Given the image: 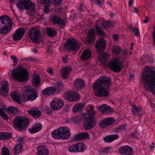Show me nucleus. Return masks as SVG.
I'll use <instances>...</instances> for the list:
<instances>
[{"instance_id":"7c9ffc66","label":"nucleus","mask_w":155,"mask_h":155,"mask_svg":"<svg viewBox=\"0 0 155 155\" xmlns=\"http://www.w3.org/2000/svg\"><path fill=\"white\" fill-rule=\"evenodd\" d=\"M12 137V134L8 132H0V140H3L10 138Z\"/></svg>"},{"instance_id":"37998d69","label":"nucleus","mask_w":155,"mask_h":155,"mask_svg":"<svg viewBox=\"0 0 155 155\" xmlns=\"http://www.w3.org/2000/svg\"><path fill=\"white\" fill-rule=\"evenodd\" d=\"M13 39L15 41L19 40V28H18L13 35Z\"/></svg>"},{"instance_id":"4d7b16f0","label":"nucleus","mask_w":155,"mask_h":155,"mask_svg":"<svg viewBox=\"0 0 155 155\" xmlns=\"http://www.w3.org/2000/svg\"><path fill=\"white\" fill-rule=\"evenodd\" d=\"M11 4H16V6L19 9V0H9Z\"/></svg>"},{"instance_id":"423d86ee","label":"nucleus","mask_w":155,"mask_h":155,"mask_svg":"<svg viewBox=\"0 0 155 155\" xmlns=\"http://www.w3.org/2000/svg\"><path fill=\"white\" fill-rule=\"evenodd\" d=\"M91 111L92 112L88 114L84 122V128L86 130H91L96 125V123L93 118L95 115V112L93 111V107H91Z\"/></svg>"},{"instance_id":"13d9d810","label":"nucleus","mask_w":155,"mask_h":155,"mask_svg":"<svg viewBox=\"0 0 155 155\" xmlns=\"http://www.w3.org/2000/svg\"><path fill=\"white\" fill-rule=\"evenodd\" d=\"M74 140L79 141L82 140L80 133L77 134L75 135L73 139Z\"/></svg>"},{"instance_id":"a878e982","label":"nucleus","mask_w":155,"mask_h":155,"mask_svg":"<svg viewBox=\"0 0 155 155\" xmlns=\"http://www.w3.org/2000/svg\"><path fill=\"white\" fill-rule=\"evenodd\" d=\"M74 87L78 90L81 89L84 86V81L81 79H77L74 83Z\"/></svg>"},{"instance_id":"774afa93","label":"nucleus","mask_w":155,"mask_h":155,"mask_svg":"<svg viewBox=\"0 0 155 155\" xmlns=\"http://www.w3.org/2000/svg\"><path fill=\"white\" fill-rule=\"evenodd\" d=\"M152 37L153 38V41L154 45H155V26L153 27V32L152 33Z\"/></svg>"},{"instance_id":"4468645a","label":"nucleus","mask_w":155,"mask_h":155,"mask_svg":"<svg viewBox=\"0 0 155 155\" xmlns=\"http://www.w3.org/2000/svg\"><path fill=\"white\" fill-rule=\"evenodd\" d=\"M51 21L54 24H58L61 28H63L66 25V22L58 15H53L51 18Z\"/></svg>"},{"instance_id":"58836bf2","label":"nucleus","mask_w":155,"mask_h":155,"mask_svg":"<svg viewBox=\"0 0 155 155\" xmlns=\"http://www.w3.org/2000/svg\"><path fill=\"white\" fill-rule=\"evenodd\" d=\"M8 112L11 114L16 113L18 111V110L16 107L10 106L7 109Z\"/></svg>"},{"instance_id":"e433bc0d","label":"nucleus","mask_w":155,"mask_h":155,"mask_svg":"<svg viewBox=\"0 0 155 155\" xmlns=\"http://www.w3.org/2000/svg\"><path fill=\"white\" fill-rule=\"evenodd\" d=\"M84 105L81 103H80L75 105L73 107V110L74 113H76L78 111H80L83 108Z\"/></svg>"},{"instance_id":"de8ad7c7","label":"nucleus","mask_w":155,"mask_h":155,"mask_svg":"<svg viewBox=\"0 0 155 155\" xmlns=\"http://www.w3.org/2000/svg\"><path fill=\"white\" fill-rule=\"evenodd\" d=\"M0 115L4 120H6L8 119V117L7 115L3 111L2 109L1 108H0Z\"/></svg>"},{"instance_id":"49530a36","label":"nucleus","mask_w":155,"mask_h":155,"mask_svg":"<svg viewBox=\"0 0 155 155\" xmlns=\"http://www.w3.org/2000/svg\"><path fill=\"white\" fill-rule=\"evenodd\" d=\"M20 96V101H29V99L28 98V95L27 94H23L21 96Z\"/></svg>"},{"instance_id":"f8f14e48","label":"nucleus","mask_w":155,"mask_h":155,"mask_svg":"<svg viewBox=\"0 0 155 155\" xmlns=\"http://www.w3.org/2000/svg\"><path fill=\"white\" fill-rule=\"evenodd\" d=\"M50 105L52 110H59L63 106L64 102L61 100L54 98L51 102Z\"/></svg>"},{"instance_id":"ea45409f","label":"nucleus","mask_w":155,"mask_h":155,"mask_svg":"<svg viewBox=\"0 0 155 155\" xmlns=\"http://www.w3.org/2000/svg\"><path fill=\"white\" fill-rule=\"evenodd\" d=\"M113 52L114 55L117 56L119 54L121 51L120 48L118 46H116L113 47L112 48Z\"/></svg>"},{"instance_id":"c85d7f7f","label":"nucleus","mask_w":155,"mask_h":155,"mask_svg":"<svg viewBox=\"0 0 155 155\" xmlns=\"http://www.w3.org/2000/svg\"><path fill=\"white\" fill-rule=\"evenodd\" d=\"M71 70V68L69 67L62 68L61 71V74L63 77L64 78H67Z\"/></svg>"},{"instance_id":"603ef678","label":"nucleus","mask_w":155,"mask_h":155,"mask_svg":"<svg viewBox=\"0 0 155 155\" xmlns=\"http://www.w3.org/2000/svg\"><path fill=\"white\" fill-rule=\"evenodd\" d=\"M131 32H134V35L137 37L140 36V33L139 29L136 27H133V30H131Z\"/></svg>"},{"instance_id":"a18cd8bd","label":"nucleus","mask_w":155,"mask_h":155,"mask_svg":"<svg viewBox=\"0 0 155 155\" xmlns=\"http://www.w3.org/2000/svg\"><path fill=\"white\" fill-rule=\"evenodd\" d=\"M76 145H73L69 147L68 149L69 151L71 153H78Z\"/></svg>"},{"instance_id":"cd10ccee","label":"nucleus","mask_w":155,"mask_h":155,"mask_svg":"<svg viewBox=\"0 0 155 155\" xmlns=\"http://www.w3.org/2000/svg\"><path fill=\"white\" fill-rule=\"evenodd\" d=\"M98 110L103 113L106 112L110 113L112 111V108L109 106H107V105L104 104L99 106Z\"/></svg>"},{"instance_id":"79ce46f5","label":"nucleus","mask_w":155,"mask_h":155,"mask_svg":"<svg viewBox=\"0 0 155 155\" xmlns=\"http://www.w3.org/2000/svg\"><path fill=\"white\" fill-rule=\"evenodd\" d=\"M95 27L97 33L99 35L101 36H104V35L105 33L103 31L102 28L101 27H99L98 24H96Z\"/></svg>"},{"instance_id":"b1692460","label":"nucleus","mask_w":155,"mask_h":155,"mask_svg":"<svg viewBox=\"0 0 155 155\" xmlns=\"http://www.w3.org/2000/svg\"><path fill=\"white\" fill-rule=\"evenodd\" d=\"M32 82L33 86L35 87H38L41 81V77L37 74H34L32 76Z\"/></svg>"},{"instance_id":"7ed1b4c3","label":"nucleus","mask_w":155,"mask_h":155,"mask_svg":"<svg viewBox=\"0 0 155 155\" xmlns=\"http://www.w3.org/2000/svg\"><path fill=\"white\" fill-rule=\"evenodd\" d=\"M12 25L9 17L7 15L0 16V34H6L10 31Z\"/></svg>"},{"instance_id":"f704fd0d","label":"nucleus","mask_w":155,"mask_h":155,"mask_svg":"<svg viewBox=\"0 0 155 155\" xmlns=\"http://www.w3.org/2000/svg\"><path fill=\"white\" fill-rule=\"evenodd\" d=\"M72 92L69 91L65 95V99L67 101L70 102H73L74 101L76 100L77 99L76 98H72Z\"/></svg>"},{"instance_id":"f3484780","label":"nucleus","mask_w":155,"mask_h":155,"mask_svg":"<svg viewBox=\"0 0 155 155\" xmlns=\"http://www.w3.org/2000/svg\"><path fill=\"white\" fill-rule=\"evenodd\" d=\"M0 92L1 95L3 97L8 95V84L7 81H4L2 83Z\"/></svg>"},{"instance_id":"1a4fd4ad","label":"nucleus","mask_w":155,"mask_h":155,"mask_svg":"<svg viewBox=\"0 0 155 155\" xmlns=\"http://www.w3.org/2000/svg\"><path fill=\"white\" fill-rule=\"evenodd\" d=\"M21 87L23 91H25L26 93H30V94L28 95L29 101H33L38 97V92L32 87L27 85Z\"/></svg>"},{"instance_id":"052dcab7","label":"nucleus","mask_w":155,"mask_h":155,"mask_svg":"<svg viewBox=\"0 0 155 155\" xmlns=\"http://www.w3.org/2000/svg\"><path fill=\"white\" fill-rule=\"evenodd\" d=\"M72 94H73L72 95V98L74 99V98H76L77 99L76 100L74 101H76L79 100L80 96L77 92H72Z\"/></svg>"},{"instance_id":"6e6d98bb","label":"nucleus","mask_w":155,"mask_h":155,"mask_svg":"<svg viewBox=\"0 0 155 155\" xmlns=\"http://www.w3.org/2000/svg\"><path fill=\"white\" fill-rule=\"evenodd\" d=\"M81 135L82 140H84L88 138L89 137V134L87 132H82L80 133Z\"/></svg>"},{"instance_id":"6ab92c4d","label":"nucleus","mask_w":155,"mask_h":155,"mask_svg":"<svg viewBox=\"0 0 155 155\" xmlns=\"http://www.w3.org/2000/svg\"><path fill=\"white\" fill-rule=\"evenodd\" d=\"M58 129L61 134L62 139L64 140L69 138L70 132L68 128L65 127H62L59 128Z\"/></svg>"},{"instance_id":"f257e3e1","label":"nucleus","mask_w":155,"mask_h":155,"mask_svg":"<svg viewBox=\"0 0 155 155\" xmlns=\"http://www.w3.org/2000/svg\"><path fill=\"white\" fill-rule=\"evenodd\" d=\"M142 81L145 89L155 94V68L146 67L142 74Z\"/></svg>"},{"instance_id":"09e8293b","label":"nucleus","mask_w":155,"mask_h":155,"mask_svg":"<svg viewBox=\"0 0 155 155\" xmlns=\"http://www.w3.org/2000/svg\"><path fill=\"white\" fill-rule=\"evenodd\" d=\"M10 58L13 60L14 63V64H13V66L14 67H15L18 62V59L16 56L13 55L10 56Z\"/></svg>"},{"instance_id":"aec40b11","label":"nucleus","mask_w":155,"mask_h":155,"mask_svg":"<svg viewBox=\"0 0 155 155\" xmlns=\"http://www.w3.org/2000/svg\"><path fill=\"white\" fill-rule=\"evenodd\" d=\"M27 112L29 115L35 118H38L41 114V111L37 107L31 108L28 110Z\"/></svg>"},{"instance_id":"bb28decb","label":"nucleus","mask_w":155,"mask_h":155,"mask_svg":"<svg viewBox=\"0 0 155 155\" xmlns=\"http://www.w3.org/2000/svg\"><path fill=\"white\" fill-rule=\"evenodd\" d=\"M119 138V135L117 134L108 135L104 138V140L105 143H110L115 140Z\"/></svg>"},{"instance_id":"bf43d9fd","label":"nucleus","mask_w":155,"mask_h":155,"mask_svg":"<svg viewBox=\"0 0 155 155\" xmlns=\"http://www.w3.org/2000/svg\"><path fill=\"white\" fill-rule=\"evenodd\" d=\"M41 3L46 6H51V0H41Z\"/></svg>"},{"instance_id":"680f3d73","label":"nucleus","mask_w":155,"mask_h":155,"mask_svg":"<svg viewBox=\"0 0 155 155\" xmlns=\"http://www.w3.org/2000/svg\"><path fill=\"white\" fill-rule=\"evenodd\" d=\"M101 26L104 28L108 27V21H102L101 22Z\"/></svg>"},{"instance_id":"69168bd1","label":"nucleus","mask_w":155,"mask_h":155,"mask_svg":"<svg viewBox=\"0 0 155 155\" xmlns=\"http://www.w3.org/2000/svg\"><path fill=\"white\" fill-rule=\"evenodd\" d=\"M84 2H82L81 3L79 4V6H78V11L79 12H81L83 11V8L84 6Z\"/></svg>"},{"instance_id":"c03bdc74","label":"nucleus","mask_w":155,"mask_h":155,"mask_svg":"<svg viewBox=\"0 0 155 155\" xmlns=\"http://www.w3.org/2000/svg\"><path fill=\"white\" fill-rule=\"evenodd\" d=\"M33 127H34L38 132L41 130L42 128V126L41 124L35 123L33 125Z\"/></svg>"},{"instance_id":"f03ea898","label":"nucleus","mask_w":155,"mask_h":155,"mask_svg":"<svg viewBox=\"0 0 155 155\" xmlns=\"http://www.w3.org/2000/svg\"><path fill=\"white\" fill-rule=\"evenodd\" d=\"M111 84L109 77L103 76L100 77L93 85L94 93L98 97H106L109 96V93L104 87H108Z\"/></svg>"},{"instance_id":"5701e85b","label":"nucleus","mask_w":155,"mask_h":155,"mask_svg":"<svg viewBox=\"0 0 155 155\" xmlns=\"http://www.w3.org/2000/svg\"><path fill=\"white\" fill-rule=\"evenodd\" d=\"M11 75L14 79L19 82V65L13 69Z\"/></svg>"},{"instance_id":"0e129e2a","label":"nucleus","mask_w":155,"mask_h":155,"mask_svg":"<svg viewBox=\"0 0 155 155\" xmlns=\"http://www.w3.org/2000/svg\"><path fill=\"white\" fill-rule=\"evenodd\" d=\"M25 29L24 28H20V39H21L25 34Z\"/></svg>"},{"instance_id":"2eb2a0df","label":"nucleus","mask_w":155,"mask_h":155,"mask_svg":"<svg viewBox=\"0 0 155 155\" xmlns=\"http://www.w3.org/2000/svg\"><path fill=\"white\" fill-rule=\"evenodd\" d=\"M115 121L114 118L107 117L101 120L99 124L100 126L103 128H105L113 124Z\"/></svg>"},{"instance_id":"39448f33","label":"nucleus","mask_w":155,"mask_h":155,"mask_svg":"<svg viewBox=\"0 0 155 155\" xmlns=\"http://www.w3.org/2000/svg\"><path fill=\"white\" fill-rule=\"evenodd\" d=\"M55 87H50L44 89L42 91L44 94H58L63 90L64 84L62 82H58L55 84Z\"/></svg>"},{"instance_id":"20e7f679","label":"nucleus","mask_w":155,"mask_h":155,"mask_svg":"<svg viewBox=\"0 0 155 155\" xmlns=\"http://www.w3.org/2000/svg\"><path fill=\"white\" fill-rule=\"evenodd\" d=\"M120 57L113 58L109 63L110 70L114 72L118 73L124 67V62L120 60Z\"/></svg>"},{"instance_id":"72a5a7b5","label":"nucleus","mask_w":155,"mask_h":155,"mask_svg":"<svg viewBox=\"0 0 155 155\" xmlns=\"http://www.w3.org/2000/svg\"><path fill=\"white\" fill-rule=\"evenodd\" d=\"M77 152H83L86 149V146L82 143H80L76 144Z\"/></svg>"},{"instance_id":"8fccbe9b","label":"nucleus","mask_w":155,"mask_h":155,"mask_svg":"<svg viewBox=\"0 0 155 155\" xmlns=\"http://www.w3.org/2000/svg\"><path fill=\"white\" fill-rule=\"evenodd\" d=\"M14 154L17 155L18 154L19 152V144H18L14 147L13 149Z\"/></svg>"},{"instance_id":"c756f323","label":"nucleus","mask_w":155,"mask_h":155,"mask_svg":"<svg viewBox=\"0 0 155 155\" xmlns=\"http://www.w3.org/2000/svg\"><path fill=\"white\" fill-rule=\"evenodd\" d=\"M94 34L93 29L89 30L88 36L87 38V40L89 43H92L94 42Z\"/></svg>"},{"instance_id":"e2e57ef3","label":"nucleus","mask_w":155,"mask_h":155,"mask_svg":"<svg viewBox=\"0 0 155 155\" xmlns=\"http://www.w3.org/2000/svg\"><path fill=\"white\" fill-rule=\"evenodd\" d=\"M62 0H53V3L56 6H60Z\"/></svg>"},{"instance_id":"a211bd4d","label":"nucleus","mask_w":155,"mask_h":155,"mask_svg":"<svg viewBox=\"0 0 155 155\" xmlns=\"http://www.w3.org/2000/svg\"><path fill=\"white\" fill-rule=\"evenodd\" d=\"M30 124L29 119L25 116L20 117V130H25Z\"/></svg>"},{"instance_id":"338daca9","label":"nucleus","mask_w":155,"mask_h":155,"mask_svg":"<svg viewBox=\"0 0 155 155\" xmlns=\"http://www.w3.org/2000/svg\"><path fill=\"white\" fill-rule=\"evenodd\" d=\"M28 131L31 134H34L37 132L36 130H35L34 127H33V125L31 127L28 129Z\"/></svg>"},{"instance_id":"864d4df0","label":"nucleus","mask_w":155,"mask_h":155,"mask_svg":"<svg viewBox=\"0 0 155 155\" xmlns=\"http://www.w3.org/2000/svg\"><path fill=\"white\" fill-rule=\"evenodd\" d=\"M143 61L146 60L149 62H152L153 61V58L151 56L147 55L144 57V56L143 55Z\"/></svg>"},{"instance_id":"a19ab883","label":"nucleus","mask_w":155,"mask_h":155,"mask_svg":"<svg viewBox=\"0 0 155 155\" xmlns=\"http://www.w3.org/2000/svg\"><path fill=\"white\" fill-rule=\"evenodd\" d=\"M125 130L126 126L124 125H122L120 126L115 128L114 129V131L115 133H118L122 131H124Z\"/></svg>"},{"instance_id":"412c9836","label":"nucleus","mask_w":155,"mask_h":155,"mask_svg":"<svg viewBox=\"0 0 155 155\" xmlns=\"http://www.w3.org/2000/svg\"><path fill=\"white\" fill-rule=\"evenodd\" d=\"M92 56L91 51L88 49H85L83 52L80 59L82 61L88 60Z\"/></svg>"},{"instance_id":"4be33fe9","label":"nucleus","mask_w":155,"mask_h":155,"mask_svg":"<svg viewBox=\"0 0 155 155\" xmlns=\"http://www.w3.org/2000/svg\"><path fill=\"white\" fill-rule=\"evenodd\" d=\"M37 152L36 155H48V151L46 147L41 145L37 148Z\"/></svg>"},{"instance_id":"9d476101","label":"nucleus","mask_w":155,"mask_h":155,"mask_svg":"<svg viewBox=\"0 0 155 155\" xmlns=\"http://www.w3.org/2000/svg\"><path fill=\"white\" fill-rule=\"evenodd\" d=\"M64 47L70 51H77L79 48L76 41L74 39H68L64 44Z\"/></svg>"},{"instance_id":"6e6552de","label":"nucleus","mask_w":155,"mask_h":155,"mask_svg":"<svg viewBox=\"0 0 155 155\" xmlns=\"http://www.w3.org/2000/svg\"><path fill=\"white\" fill-rule=\"evenodd\" d=\"M29 37L32 41L36 43H40L41 41V34L40 31L34 28H31L28 31Z\"/></svg>"},{"instance_id":"393cba45","label":"nucleus","mask_w":155,"mask_h":155,"mask_svg":"<svg viewBox=\"0 0 155 155\" xmlns=\"http://www.w3.org/2000/svg\"><path fill=\"white\" fill-rule=\"evenodd\" d=\"M132 108L131 112L133 115L137 114L139 118H140L142 116L141 112L142 108L134 105L132 106Z\"/></svg>"},{"instance_id":"2f4dec72","label":"nucleus","mask_w":155,"mask_h":155,"mask_svg":"<svg viewBox=\"0 0 155 155\" xmlns=\"http://www.w3.org/2000/svg\"><path fill=\"white\" fill-rule=\"evenodd\" d=\"M61 135L58 129L54 130L51 133L52 137L53 138L56 140L62 139V136H61Z\"/></svg>"},{"instance_id":"5fc2aeb1","label":"nucleus","mask_w":155,"mask_h":155,"mask_svg":"<svg viewBox=\"0 0 155 155\" xmlns=\"http://www.w3.org/2000/svg\"><path fill=\"white\" fill-rule=\"evenodd\" d=\"M91 1L100 7L101 6L104 2L103 0H91Z\"/></svg>"},{"instance_id":"ddd939ff","label":"nucleus","mask_w":155,"mask_h":155,"mask_svg":"<svg viewBox=\"0 0 155 155\" xmlns=\"http://www.w3.org/2000/svg\"><path fill=\"white\" fill-rule=\"evenodd\" d=\"M96 47L98 52H102L105 49L106 46V42L103 38L99 39L96 43Z\"/></svg>"},{"instance_id":"9b49d317","label":"nucleus","mask_w":155,"mask_h":155,"mask_svg":"<svg viewBox=\"0 0 155 155\" xmlns=\"http://www.w3.org/2000/svg\"><path fill=\"white\" fill-rule=\"evenodd\" d=\"M29 79V74L26 69L20 65V83H26Z\"/></svg>"},{"instance_id":"dca6fc26","label":"nucleus","mask_w":155,"mask_h":155,"mask_svg":"<svg viewBox=\"0 0 155 155\" xmlns=\"http://www.w3.org/2000/svg\"><path fill=\"white\" fill-rule=\"evenodd\" d=\"M119 152L121 154L132 155L133 153L132 148L128 146H124L120 147L119 149Z\"/></svg>"},{"instance_id":"c9c22d12","label":"nucleus","mask_w":155,"mask_h":155,"mask_svg":"<svg viewBox=\"0 0 155 155\" xmlns=\"http://www.w3.org/2000/svg\"><path fill=\"white\" fill-rule=\"evenodd\" d=\"M46 31L48 35L50 37H53L57 34L56 30L54 28H47L46 29Z\"/></svg>"},{"instance_id":"0eeeda50","label":"nucleus","mask_w":155,"mask_h":155,"mask_svg":"<svg viewBox=\"0 0 155 155\" xmlns=\"http://www.w3.org/2000/svg\"><path fill=\"white\" fill-rule=\"evenodd\" d=\"M24 9L32 15L35 13L36 10L35 4L30 0H20V9Z\"/></svg>"},{"instance_id":"4c0bfd02","label":"nucleus","mask_w":155,"mask_h":155,"mask_svg":"<svg viewBox=\"0 0 155 155\" xmlns=\"http://www.w3.org/2000/svg\"><path fill=\"white\" fill-rule=\"evenodd\" d=\"M14 127L15 128H17L19 130V116H18L14 118L13 120Z\"/></svg>"},{"instance_id":"473e14b6","label":"nucleus","mask_w":155,"mask_h":155,"mask_svg":"<svg viewBox=\"0 0 155 155\" xmlns=\"http://www.w3.org/2000/svg\"><path fill=\"white\" fill-rule=\"evenodd\" d=\"M10 95L14 101L19 104V94L18 92L14 91L11 93Z\"/></svg>"},{"instance_id":"3c124183","label":"nucleus","mask_w":155,"mask_h":155,"mask_svg":"<svg viewBox=\"0 0 155 155\" xmlns=\"http://www.w3.org/2000/svg\"><path fill=\"white\" fill-rule=\"evenodd\" d=\"M2 155H9L10 152L8 149L5 147H2Z\"/></svg>"}]
</instances>
